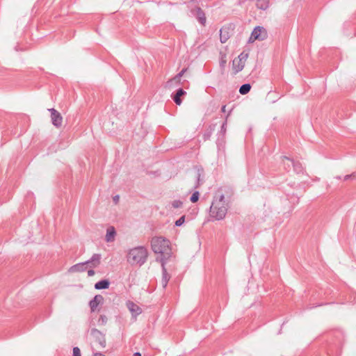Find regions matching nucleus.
Instances as JSON below:
<instances>
[{"instance_id": "f03ea898", "label": "nucleus", "mask_w": 356, "mask_h": 356, "mask_svg": "<svg viewBox=\"0 0 356 356\" xmlns=\"http://www.w3.org/2000/svg\"><path fill=\"white\" fill-rule=\"evenodd\" d=\"M170 241L162 236L153 237L151 240V248L155 254H159L160 257L156 258V261L161 263V259H165V262L171 257L172 251L170 247Z\"/></svg>"}, {"instance_id": "5701e85b", "label": "nucleus", "mask_w": 356, "mask_h": 356, "mask_svg": "<svg viewBox=\"0 0 356 356\" xmlns=\"http://www.w3.org/2000/svg\"><path fill=\"white\" fill-rule=\"evenodd\" d=\"M107 321H108V318H107L106 316L103 314V315H100V316L97 321V323H98L99 325H104L106 324Z\"/></svg>"}, {"instance_id": "4c0bfd02", "label": "nucleus", "mask_w": 356, "mask_h": 356, "mask_svg": "<svg viewBox=\"0 0 356 356\" xmlns=\"http://www.w3.org/2000/svg\"><path fill=\"white\" fill-rule=\"evenodd\" d=\"M291 199H293L294 200H298V197H291Z\"/></svg>"}, {"instance_id": "9b49d317", "label": "nucleus", "mask_w": 356, "mask_h": 356, "mask_svg": "<svg viewBox=\"0 0 356 356\" xmlns=\"http://www.w3.org/2000/svg\"><path fill=\"white\" fill-rule=\"evenodd\" d=\"M186 94V91L183 88H179L178 90H177L175 93L172 94L171 97H172V99H173V101L175 102V103L177 105L179 106L182 103L181 97L185 95Z\"/></svg>"}, {"instance_id": "c85d7f7f", "label": "nucleus", "mask_w": 356, "mask_h": 356, "mask_svg": "<svg viewBox=\"0 0 356 356\" xmlns=\"http://www.w3.org/2000/svg\"><path fill=\"white\" fill-rule=\"evenodd\" d=\"M248 54H246L245 52H242L241 54H240V55L238 56V58L240 61L245 63V60L248 58Z\"/></svg>"}, {"instance_id": "0eeeda50", "label": "nucleus", "mask_w": 356, "mask_h": 356, "mask_svg": "<svg viewBox=\"0 0 356 356\" xmlns=\"http://www.w3.org/2000/svg\"><path fill=\"white\" fill-rule=\"evenodd\" d=\"M126 305L131 314L133 318H136L137 316L142 313V309L136 303L131 300L126 302Z\"/></svg>"}, {"instance_id": "bb28decb", "label": "nucleus", "mask_w": 356, "mask_h": 356, "mask_svg": "<svg viewBox=\"0 0 356 356\" xmlns=\"http://www.w3.org/2000/svg\"><path fill=\"white\" fill-rule=\"evenodd\" d=\"M356 179V172L343 177V181L354 180Z\"/></svg>"}, {"instance_id": "423d86ee", "label": "nucleus", "mask_w": 356, "mask_h": 356, "mask_svg": "<svg viewBox=\"0 0 356 356\" xmlns=\"http://www.w3.org/2000/svg\"><path fill=\"white\" fill-rule=\"evenodd\" d=\"M48 111L51 113V120L53 125L57 128L60 127L63 123V117L60 113L54 108H49Z\"/></svg>"}, {"instance_id": "a19ab883", "label": "nucleus", "mask_w": 356, "mask_h": 356, "mask_svg": "<svg viewBox=\"0 0 356 356\" xmlns=\"http://www.w3.org/2000/svg\"><path fill=\"white\" fill-rule=\"evenodd\" d=\"M219 142H220V136H218V138L217 140V144L218 145L219 144Z\"/></svg>"}, {"instance_id": "473e14b6", "label": "nucleus", "mask_w": 356, "mask_h": 356, "mask_svg": "<svg viewBox=\"0 0 356 356\" xmlns=\"http://www.w3.org/2000/svg\"><path fill=\"white\" fill-rule=\"evenodd\" d=\"M95 274V272L92 268H90L88 270V275L89 277L93 276Z\"/></svg>"}, {"instance_id": "f3484780", "label": "nucleus", "mask_w": 356, "mask_h": 356, "mask_svg": "<svg viewBox=\"0 0 356 356\" xmlns=\"http://www.w3.org/2000/svg\"><path fill=\"white\" fill-rule=\"evenodd\" d=\"M270 0H257L256 6L258 9L266 10L268 8Z\"/></svg>"}, {"instance_id": "f8f14e48", "label": "nucleus", "mask_w": 356, "mask_h": 356, "mask_svg": "<svg viewBox=\"0 0 356 356\" xmlns=\"http://www.w3.org/2000/svg\"><path fill=\"white\" fill-rule=\"evenodd\" d=\"M116 236V230L113 226H109L106 229V234L105 236V241L108 243L113 242L115 241Z\"/></svg>"}, {"instance_id": "39448f33", "label": "nucleus", "mask_w": 356, "mask_h": 356, "mask_svg": "<svg viewBox=\"0 0 356 356\" xmlns=\"http://www.w3.org/2000/svg\"><path fill=\"white\" fill-rule=\"evenodd\" d=\"M90 333L95 341L97 342L102 348L106 347V341L105 335L101 331L96 328H92L90 330Z\"/></svg>"}, {"instance_id": "393cba45", "label": "nucleus", "mask_w": 356, "mask_h": 356, "mask_svg": "<svg viewBox=\"0 0 356 356\" xmlns=\"http://www.w3.org/2000/svg\"><path fill=\"white\" fill-rule=\"evenodd\" d=\"M199 197H200V193L198 191H195L192 195L191 196V201L193 202V203H195L196 202L198 201L199 200Z\"/></svg>"}, {"instance_id": "a878e982", "label": "nucleus", "mask_w": 356, "mask_h": 356, "mask_svg": "<svg viewBox=\"0 0 356 356\" xmlns=\"http://www.w3.org/2000/svg\"><path fill=\"white\" fill-rule=\"evenodd\" d=\"M223 30V29H220V40L222 43H225L229 38V35L227 34H222Z\"/></svg>"}, {"instance_id": "b1692460", "label": "nucleus", "mask_w": 356, "mask_h": 356, "mask_svg": "<svg viewBox=\"0 0 356 356\" xmlns=\"http://www.w3.org/2000/svg\"><path fill=\"white\" fill-rule=\"evenodd\" d=\"M244 66H245V63L238 60V65L236 67H234L235 73H238V72L242 71L243 69L244 68Z\"/></svg>"}, {"instance_id": "7ed1b4c3", "label": "nucleus", "mask_w": 356, "mask_h": 356, "mask_svg": "<svg viewBox=\"0 0 356 356\" xmlns=\"http://www.w3.org/2000/svg\"><path fill=\"white\" fill-rule=\"evenodd\" d=\"M148 251L145 246L140 245L130 249L127 254V261L131 266H143L147 259Z\"/></svg>"}, {"instance_id": "c9c22d12", "label": "nucleus", "mask_w": 356, "mask_h": 356, "mask_svg": "<svg viewBox=\"0 0 356 356\" xmlns=\"http://www.w3.org/2000/svg\"><path fill=\"white\" fill-rule=\"evenodd\" d=\"M225 108H226V106H225V105H223V106H222V108H221V111H222V113H225V111H225Z\"/></svg>"}, {"instance_id": "9d476101", "label": "nucleus", "mask_w": 356, "mask_h": 356, "mask_svg": "<svg viewBox=\"0 0 356 356\" xmlns=\"http://www.w3.org/2000/svg\"><path fill=\"white\" fill-rule=\"evenodd\" d=\"M104 298L102 295H95L94 298L89 302V306L92 312H95L99 305L102 304Z\"/></svg>"}, {"instance_id": "ea45409f", "label": "nucleus", "mask_w": 356, "mask_h": 356, "mask_svg": "<svg viewBox=\"0 0 356 356\" xmlns=\"http://www.w3.org/2000/svg\"><path fill=\"white\" fill-rule=\"evenodd\" d=\"M175 226L180 227V226L183 225L184 224H175Z\"/></svg>"}, {"instance_id": "2f4dec72", "label": "nucleus", "mask_w": 356, "mask_h": 356, "mask_svg": "<svg viewBox=\"0 0 356 356\" xmlns=\"http://www.w3.org/2000/svg\"><path fill=\"white\" fill-rule=\"evenodd\" d=\"M119 200H120V195H115V196L113 197V202H114V203H115V204H117L118 203Z\"/></svg>"}, {"instance_id": "f257e3e1", "label": "nucleus", "mask_w": 356, "mask_h": 356, "mask_svg": "<svg viewBox=\"0 0 356 356\" xmlns=\"http://www.w3.org/2000/svg\"><path fill=\"white\" fill-rule=\"evenodd\" d=\"M233 195V191L229 186L220 188L210 207L209 215L215 220H222L227 212V204Z\"/></svg>"}, {"instance_id": "ddd939ff", "label": "nucleus", "mask_w": 356, "mask_h": 356, "mask_svg": "<svg viewBox=\"0 0 356 356\" xmlns=\"http://www.w3.org/2000/svg\"><path fill=\"white\" fill-rule=\"evenodd\" d=\"M110 284L108 279H103L95 284V289L97 290L107 289L109 288Z\"/></svg>"}, {"instance_id": "1a4fd4ad", "label": "nucleus", "mask_w": 356, "mask_h": 356, "mask_svg": "<svg viewBox=\"0 0 356 356\" xmlns=\"http://www.w3.org/2000/svg\"><path fill=\"white\" fill-rule=\"evenodd\" d=\"M167 262H165V259H161V267H162V279H161V284L163 288H165L168 285V281L170 278V275L168 273L167 269L165 268V264Z\"/></svg>"}, {"instance_id": "e433bc0d", "label": "nucleus", "mask_w": 356, "mask_h": 356, "mask_svg": "<svg viewBox=\"0 0 356 356\" xmlns=\"http://www.w3.org/2000/svg\"><path fill=\"white\" fill-rule=\"evenodd\" d=\"M133 356H141V354L139 352H136L134 353Z\"/></svg>"}, {"instance_id": "2eb2a0df", "label": "nucleus", "mask_w": 356, "mask_h": 356, "mask_svg": "<svg viewBox=\"0 0 356 356\" xmlns=\"http://www.w3.org/2000/svg\"><path fill=\"white\" fill-rule=\"evenodd\" d=\"M86 268L87 266L86 264L84 262H81L71 266L69 271L70 273L83 272L86 270Z\"/></svg>"}, {"instance_id": "58836bf2", "label": "nucleus", "mask_w": 356, "mask_h": 356, "mask_svg": "<svg viewBox=\"0 0 356 356\" xmlns=\"http://www.w3.org/2000/svg\"><path fill=\"white\" fill-rule=\"evenodd\" d=\"M225 63V60H221L220 65H223Z\"/></svg>"}, {"instance_id": "6e6552de", "label": "nucleus", "mask_w": 356, "mask_h": 356, "mask_svg": "<svg viewBox=\"0 0 356 356\" xmlns=\"http://www.w3.org/2000/svg\"><path fill=\"white\" fill-rule=\"evenodd\" d=\"M101 258L102 257L100 254H94L90 259L84 261V263L87 268L90 267V268H94L100 264Z\"/></svg>"}, {"instance_id": "4468645a", "label": "nucleus", "mask_w": 356, "mask_h": 356, "mask_svg": "<svg viewBox=\"0 0 356 356\" xmlns=\"http://www.w3.org/2000/svg\"><path fill=\"white\" fill-rule=\"evenodd\" d=\"M196 18L198 20V22L203 26L206 24V16L205 13L203 11V10L200 8H196Z\"/></svg>"}, {"instance_id": "7c9ffc66", "label": "nucleus", "mask_w": 356, "mask_h": 356, "mask_svg": "<svg viewBox=\"0 0 356 356\" xmlns=\"http://www.w3.org/2000/svg\"><path fill=\"white\" fill-rule=\"evenodd\" d=\"M211 131L204 133V134L203 136L204 140H207L209 139V138L211 137Z\"/></svg>"}, {"instance_id": "4be33fe9", "label": "nucleus", "mask_w": 356, "mask_h": 356, "mask_svg": "<svg viewBox=\"0 0 356 356\" xmlns=\"http://www.w3.org/2000/svg\"><path fill=\"white\" fill-rule=\"evenodd\" d=\"M232 111H230L228 113V115H227L226 117V120L225 121L222 123L221 127H220V133H219V135H222V137L223 138L225 136V134L226 133V126H227V117L229 116V115L230 114Z\"/></svg>"}, {"instance_id": "a211bd4d", "label": "nucleus", "mask_w": 356, "mask_h": 356, "mask_svg": "<svg viewBox=\"0 0 356 356\" xmlns=\"http://www.w3.org/2000/svg\"><path fill=\"white\" fill-rule=\"evenodd\" d=\"M182 207H183V202L181 201L180 200H173L172 202H170L168 204L167 208H168L169 209H179V208H181Z\"/></svg>"}, {"instance_id": "412c9836", "label": "nucleus", "mask_w": 356, "mask_h": 356, "mask_svg": "<svg viewBox=\"0 0 356 356\" xmlns=\"http://www.w3.org/2000/svg\"><path fill=\"white\" fill-rule=\"evenodd\" d=\"M251 89V85L250 83H244L239 88V92L241 95L248 94Z\"/></svg>"}, {"instance_id": "20e7f679", "label": "nucleus", "mask_w": 356, "mask_h": 356, "mask_svg": "<svg viewBox=\"0 0 356 356\" xmlns=\"http://www.w3.org/2000/svg\"><path fill=\"white\" fill-rule=\"evenodd\" d=\"M267 37L268 33L266 29L263 26H257L252 31L248 42L252 43L255 40L262 41L266 40Z\"/></svg>"}, {"instance_id": "72a5a7b5", "label": "nucleus", "mask_w": 356, "mask_h": 356, "mask_svg": "<svg viewBox=\"0 0 356 356\" xmlns=\"http://www.w3.org/2000/svg\"><path fill=\"white\" fill-rule=\"evenodd\" d=\"M175 222H185V216H181L178 220H177Z\"/></svg>"}, {"instance_id": "c756f323", "label": "nucleus", "mask_w": 356, "mask_h": 356, "mask_svg": "<svg viewBox=\"0 0 356 356\" xmlns=\"http://www.w3.org/2000/svg\"><path fill=\"white\" fill-rule=\"evenodd\" d=\"M72 350H73L72 356H81V350L79 347H74Z\"/></svg>"}, {"instance_id": "6ab92c4d", "label": "nucleus", "mask_w": 356, "mask_h": 356, "mask_svg": "<svg viewBox=\"0 0 356 356\" xmlns=\"http://www.w3.org/2000/svg\"><path fill=\"white\" fill-rule=\"evenodd\" d=\"M187 68L182 69L172 80L168 81V84H170L171 82L175 81L176 83H179L180 79L184 73L186 72Z\"/></svg>"}, {"instance_id": "dca6fc26", "label": "nucleus", "mask_w": 356, "mask_h": 356, "mask_svg": "<svg viewBox=\"0 0 356 356\" xmlns=\"http://www.w3.org/2000/svg\"><path fill=\"white\" fill-rule=\"evenodd\" d=\"M282 158V163H283L284 168L286 170L289 171L291 169V167H293V165L294 160L289 157H287L286 156H284Z\"/></svg>"}, {"instance_id": "f704fd0d", "label": "nucleus", "mask_w": 356, "mask_h": 356, "mask_svg": "<svg viewBox=\"0 0 356 356\" xmlns=\"http://www.w3.org/2000/svg\"><path fill=\"white\" fill-rule=\"evenodd\" d=\"M93 356H105V355L101 353H95L93 354Z\"/></svg>"}, {"instance_id": "aec40b11", "label": "nucleus", "mask_w": 356, "mask_h": 356, "mask_svg": "<svg viewBox=\"0 0 356 356\" xmlns=\"http://www.w3.org/2000/svg\"><path fill=\"white\" fill-rule=\"evenodd\" d=\"M293 168L294 172L297 174L303 173L304 168L302 163L299 161H294Z\"/></svg>"}, {"instance_id": "cd10ccee", "label": "nucleus", "mask_w": 356, "mask_h": 356, "mask_svg": "<svg viewBox=\"0 0 356 356\" xmlns=\"http://www.w3.org/2000/svg\"><path fill=\"white\" fill-rule=\"evenodd\" d=\"M203 172L202 169H199L197 172V184L195 186V188H197L200 186V177Z\"/></svg>"}, {"instance_id": "79ce46f5", "label": "nucleus", "mask_w": 356, "mask_h": 356, "mask_svg": "<svg viewBox=\"0 0 356 356\" xmlns=\"http://www.w3.org/2000/svg\"><path fill=\"white\" fill-rule=\"evenodd\" d=\"M335 178L338 179H341V176H337Z\"/></svg>"}]
</instances>
